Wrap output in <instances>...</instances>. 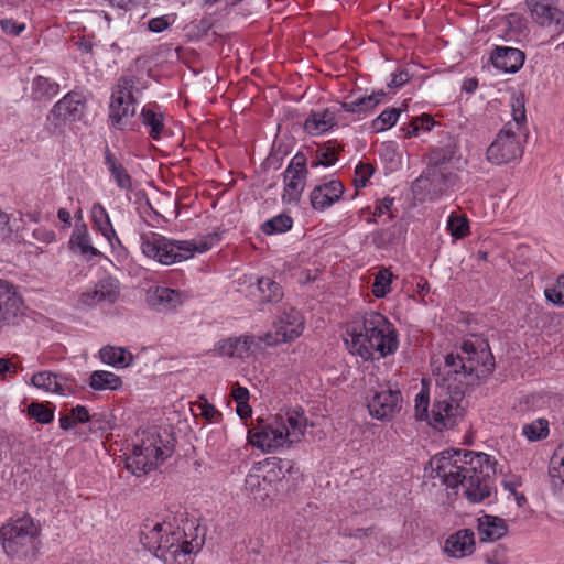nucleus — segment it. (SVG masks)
<instances>
[{"mask_svg": "<svg viewBox=\"0 0 564 564\" xmlns=\"http://www.w3.org/2000/svg\"><path fill=\"white\" fill-rule=\"evenodd\" d=\"M430 464L445 486L453 489L462 486L471 502H481L492 494L496 460L486 453L449 449L434 456Z\"/></svg>", "mask_w": 564, "mask_h": 564, "instance_id": "f257e3e1", "label": "nucleus"}, {"mask_svg": "<svg viewBox=\"0 0 564 564\" xmlns=\"http://www.w3.org/2000/svg\"><path fill=\"white\" fill-rule=\"evenodd\" d=\"M346 334L349 351L364 360L384 358L393 355L399 347L393 324L378 312L356 316L348 324Z\"/></svg>", "mask_w": 564, "mask_h": 564, "instance_id": "f03ea898", "label": "nucleus"}, {"mask_svg": "<svg viewBox=\"0 0 564 564\" xmlns=\"http://www.w3.org/2000/svg\"><path fill=\"white\" fill-rule=\"evenodd\" d=\"M142 545L164 564H189L202 547L197 536L188 535L170 522L147 523L140 533Z\"/></svg>", "mask_w": 564, "mask_h": 564, "instance_id": "7ed1b4c3", "label": "nucleus"}, {"mask_svg": "<svg viewBox=\"0 0 564 564\" xmlns=\"http://www.w3.org/2000/svg\"><path fill=\"white\" fill-rule=\"evenodd\" d=\"M307 427L304 411L299 409L279 412L268 420H258L248 430V443L263 453H274L299 443Z\"/></svg>", "mask_w": 564, "mask_h": 564, "instance_id": "20e7f679", "label": "nucleus"}, {"mask_svg": "<svg viewBox=\"0 0 564 564\" xmlns=\"http://www.w3.org/2000/svg\"><path fill=\"white\" fill-rule=\"evenodd\" d=\"M219 241V235L208 234L193 240H176L155 231L140 235V249L144 257L162 265H172L194 257L196 252L203 253Z\"/></svg>", "mask_w": 564, "mask_h": 564, "instance_id": "39448f33", "label": "nucleus"}, {"mask_svg": "<svg viewBox=\"0 0 564 564\" xmlns=\"http://www.w3.org/2000/svg\"><path fill=\"white\" fill-rule=\"evenodd\" d=\"M460 392H452L446 387L436 390L431 412H429L430 397L426 381L422 380V389L415 395L414 411L420 421L427 423L435 430L442 431L455 426L463 417Z\"/></svg>", "mask_w": 564, "mask_h": 564, "instance_id": "423d86ee", "label": "nucleus"}, {"mask_svg": "<svg viewBox=\"0 0 564 564\" xmlns=\"http://www.w3.org/2000/svg\"><path fill=\"white\" fill-rule=\"evenodd\" d=\"M445 366L448 372L480 379L491 373L495 360L488 343L476 338L465 340L456 354H448L445 357Z\"/></svg>", "mask_w": 564, "mask_h": 564, "instance_id": "0eeeda50", "label": "nucleus"}, {"mask_svg": "<svg viewBox=\"0 0 564 564\" xmlns=\"http://www.w3.org/2000/svg\"><path fill=\"white\" fill-rule=\"evenodd\" d=\"M148 88L145 80L137 75L121 76L112 88L108 118L111 127L123 130L135 115L139 97Z\"/></svg>", "mask_w": 564, "mask_h": 564, "instance_id": "6e6552de", "label": "nucleus"}, {"mask_svg": "<svg viewBox=\"0 0 564 564\" xmlns=\"http://www.w3.org/2000/svg\"><path fill=\"white\" fill-rule=\"evenodd\" d=\"M173 447L166 435L165 440L155 430L142 432L141 440L133 445L132 453L126 458L127 469L140 477L172 455Z\"/></svg>", "mask_w": 564, "mask_h": 564, "instance_id": "1a4fd4ad", "label": "nucleus"}, {"mask_svg": "<svg viewBox=\"0 0 564 564\" xmlns=\"http://www.w3.org/2000/svg\"><path fill=\"white\" fill-rule=\"evenodd\" d=\"M512 122H507L498 133L495 141L487 149V160L494 164H505L522 155V147L516 133L525 122L524 99L521 95L511 98Z\"/></svg>", "mask_w": 564, "mask_h": 564, "instance_id": "9d476101", "label": "nucleus"}, {"mask_svg": "<svg viewBox=\"0 0 564 564\" xmlns=\"http://www.w3.org/2000/svg\"><path fill=\"white\" fill-rule=\"evenodd\" d=\"M40 529L29 516L11 519L0 527V543L10 557L24 558L39 547Z\"/></svg>", "mask_w": 564, "mask_h": 564, "instance_id": "9b49d317", "label": "nucleus"}, {"mask_svg": "<svg viewBox=\"0 0 564 564\" xmlns=\"http://www.w3.org/2000/svg\"><path fill=\"white\" fill-rule=\"evenodd\" d=\"M283 477V469L278 463H258L249 470L245 487L254 500L264 501L278 490Z\"/></svg>", "mask_w": 564, "mask_h": 564, "instance_id": "f8f14e48", "label": "nucleus"}, {"mask_svg": "<svg viewBox=\"0 0 564 564\" xmlns=\"http://www.w3.org/2000/svg\"><path fill=\"white\" fill-rule=\"evenodd\" d=\"M367 408L372 417L377 420L392 419L402 404L401 391L389 382L372 386L367 391Z\"/></svg>", "mask_w": 564, "mask_h": 564, "instance_id": "ddd939ff", "label": "nucleus"}, {"mask_svg": "<svg viewBox=\"0 0 564 564\" xmlns=\"http://www.w3.org/2000/svg\"><path fill=\"white\" fill-rule=\"evenodd\" d=\"M304 330V318L302 314L291 308L284 311L273 323L272 329L265 335L259 336L267 347H274L283 343H290L302 335Z\"/></svg>", "mask_w": 564, "mask_h": 564, "instance_id": "4468645a", "label": "nucleus"}, {"mask_svg": "<svg viewBox=\"0 0 564 564\" xmlns=\"http://www.w3.org/2000/svg\"><path fill=\"white\" fill-rule=\"evenodd\" d=\"M429 162L434 166H429L425 174L415 180L414 186L425 191L430 200H436L454 185L455 180L451 173H446L438 165L440 161L434 158L433 153H431Z\"/></svg>", "mask_w": 564, "mask_h": 564, "instance_id": "2eb2a0df", "label": "nucleus"}, {"mask_svg": "<svg viewBox=\"0 0 564 564\" xmlns=\"http://www.w3.org/2000/svg\"><path fill=\"white\" fill-rule=\"evenodd\" d=\"M306 156L303 153H296L289 162L283 172V195L284 203H297L305 188L307 167Z\"/></svg>", "mask_w": 564, "mask_h": 564, "instance_id": "dca6fc26", "label": "nucleus"}, {"mask_svg": "<svg viewBox=\"0 0 564 564\" xmlns=\"http://www.w3.org/2000/svg\"><path fill=\"white\" fill-rule=\"evenodd\" d=\"M23 317V300L17 286L8 280L0 279V332L18 325Z\"/></svg>", "mask_w": 564, "mask_h": 564, "instance_id": "f3484780", "label": "nucleus"}, {"mask_svg": "<svg viewBox=\"0 0 564 564\" xmlns=\"http://www.w3.org/2000/svg\"><path fill=\"white\" fill-rule=\"evenodd\" d=\"M86 110V98L77 91H70L59 99L47 116L55 128H61L66 122L79 121Z\"/></svg>", "mask_w": 564, "mask_h": 564, "instance_id": "a211bd4d", "label": "nucleus"}, {"mask_svg": "<svg viewBox=\"0 0 564 564\" xmlns=\"http://www.w3.org/2000/svg\"><path fill=\"white\" fill-rule=\"evenodd\" d=\"M532 19L541 26L560 34L564 30V13L557 0H527Z\"/></svg>", "mask_w": 564, "mask_h": 564, "instance_id": "6ab92c4d", "label": "nucleus"}, {"mask_svg": "<svg viewBox=\"0 0 564 564\" xmlns=\"http://www.w3.org/2000/svg\"><path fill=\"white\" fill-rule=\"evenodd\" d=\"M187 299V292L164 285L150 286L145 293L147 304L164 314L176 311Z\"/></svg>", "mask_w": 564, "mask_h": 564, "instance_id": "aec40b11", "label": "nucleus"}, {"mask_svg": "<svg viewBox=\"0 0 564 564\" xmlns=\"http://www.w3.org/2000/svg\"><path fill=\"white\" fill-rule=\"evenodd\" d=\"M120 296V283L117 279L107 276L99 280L93 290L82 293L78 303L85 307H94L100 303L113 304Z\"/></svg>", "mask_w": 564, "mask_h": 564, "instance_id": "412c9836", "label": "nucleus"}, {"mask_svg": "<svg viewBox=\"0 0 564 564\" xmlns=\"http://www.w3.org/2000/svg\"><path fill=\"white\" fill-rule=\"evenodd\" d=\"M262 348L263 341H259V337L249 335L221 339L214 347L220 356L240 359Z\"/></svg>", "mask_w": 564, "mask_h": 564, "instance_id": "4be33fe9", "label": "nucleus"}, {"mask_svg": "<svg viewBox=\"0 0 564 564\" xmlns=\"http://www.w3.org/2000/svg\"><path fill=\"white\" fill-rule=\"evenodd\" d=\"M345 193L343 183L337 178H329L315 185L310 193L312 208L324 212L340 200Z\"/></svg>", "mask_w": 564, "mask_h": 564, "instance_id": "5701e85b", "label": "nucleus"}, {"mask_svg": "<svg viewBox=\"0 0 564 564\" xmlns=\"http://www.w3.org/2000/svg\"><path fill=\"white\" fill-rule=\"evenodd\" d=\"M338 112L339 110L335 107L312 111L304 122L305 132L311 135L327 133L337 124Z\"/></svg>", "mask_w": 564, "mask_h": 564, "instance_id": "b1692460", "label": "nucleus"}, {"mask_svg": "<svg viewBox=\"0 0 564 564\" xmlns=\"http://www.w3.org/2000/svg\"><path fill=\"white\" fill-rule=\"evenodd\" d=\"M444 551L452 557L463 558L475 551V535L469 529L460 530L447 538Z\"/></svg>", "mask_w": 564, "mask_h": 564, "instance_id": "393cba45", "label": "nucleus"}, {"mask_svg": "<svg viewBox=\"0 0 564 564\" xmlns=\"http://www.w3.org/2000/svg\"><path fill=\"white\" fill-rule=\"evenodd\" d=\"M142 124L148 130L149 137L155 141L161 140L165 132V116L155 102L144 105L140 112Z\"/></svg>", "mask_w": 564, "mask_h": 564, "instance_id": "a878e982", "label": "nucleus"}, {"mask_svg": "<svg viewBox=\"0 0 564 564\" xmlns=\"http://www.w3.org/2000/svg\"><path fill=\"white\" fill-rule=\"evenodd\" d=\"M90 217L95 228L102 235V237L108 241L113 250L117 247H122L121 241L111 224L109 214L102 204L95 203L91 206Z\"/></svg>", "mask_w": 564, "mask_h": 564, "instance_id": "bb28decb", "label": "nucleus"}, {"mask_svg": "<svg viewBox=\"0 0 564 564\" xmlns=\"http://www.w3.org/2000/svg\"><path fill=\"white\" fill-rule=\"evenodd\" d=\"M104 164L107 167L111 181L118 186V188L126 192L132 189V178L130 174L121 161L111 152L108 145H106L104 150Z\"/></svg>", "mask_w": 564, "mask_h": 564, "instance_id": "cd10ccee", "label": "nucleus"}, {"mask_svg": "<svg viewBox=\"0 0 564 564\" xmlns=\"http://www.w3.org/2000/svg\"><path fill=\"white\" fill-rule=\"evenodd\" d=\"M492 65L503 73H516L524 63V54L513 47H497L491 56Z\"/></svg>", "mask_w": 564, "mask_h": 564, "instance_id": "c85d7f7f", "label": "nucleus"}, {"mask_svg": "<svg viewBox=\"0 0 564 564\" xmlns=\"http://www.w3.org/2000/svg\"><path fill=\"white\" fill-rule=\"evenodd\" d=\"M477 528L481 542L499 540L508 532V527L503 519L488 514L478 518Z\"/></svg>", "mask_w": 564, "mask_h": 564, "instance_id": "c756f323", "label": "nucleus"}, {"mask_svg": "<svg viewBox=\"0 0 564 564\" xmlns=\"http://www.w3.org/2000/svg\"><path fill=\"white\" fill-rule=\"evenodd\" d=\"M31 384L46 392L66 395L69 389L63 378L50 371H41L35 373L31 379Z\"/></svg>", "mask_w": 564, "mask_h": 564, "instance_id": "7c9ffc66", "label": "nucleus"}, {"mask_svg": "<svg viewBox=\"0 0 564 564\" xmlns=\"http://www.w3.org/2000/svg\"><path fill=\"white\" fill-rule=\"evenodd\" d=\"M384 96L386 93L383 90H379L369 96L358 97L351 101L341 102V109L350 113L367 115L382 101Z\"/></svg>", "mask_w": 564, "mask_h": 564, "instance_id": "2f4dec72", "label": "nucleus"}, {"mask_svg": "<svg viewBox=\"0 0 564 564\" xmlns=\"http://www.w3.org/2000/svg\"><path fill=\"white\" fill-rule=\"evenodd\" d=\"M88 384L94 391H116L122 387V380L111 371L95 370L89 376Z\"/></svg>", "mask_w": 564, "mask_h": 564, "instance_id": "473e14b6", "label": "nucleus"}, {"mask_svg": "<svg viewBox=\"0 0 564 564\" xmlns=\"http://www.w3.org/2000/svg\"><path fill=\"white\" fill-rule=\"evenodd\" d=\"M550 482L553 491L563 497L564 496V451L557 449L550 463Z\"/></svg>", "mask_w": 564, "mask_h": 564, "instance_id": "72a5a7b5", "label": "nucleus"}, {"mask_svg": "<svg viewBox=\"0 0 564 564\" xmlns=\"http://www.w3.org/2000/svg\"><path fill=\"white\" fill-rule=\"evenodd\" d=\"M341 147L336 141H328L317 147L315 158L311 162V167L325 166L329 167L335 165L338 161V153Z\"/></svg>", "mask_w": 564, "mask_h": 564, "instance_id": "f704fd0d", "label": "nucleus"}, {"mask_svg": "<svg viewBox=\"0 0 564 564\" xmlns=\"http://www.w3.org/2000/svg\"><path fill=\"white\" fill-rule=\"evenodd\" d=\"M99 356L102 362L117 368H126L133 361V355L121 347H102L99 350Z\"/></svg>", "mask_w": 564, "mask_h": 564, "instance_id": "c9c22d12", "label": "nucleus"}, {"mask_svg": "<svg viewBox=\"0 0 564 564\" xmlns=\"http://www.w3.org/2000/svg\"><path fill=\"white\" fill-rule=\"evenodd\" d=\"M69 245L72 249H78L83 256L97 257L100 256V251L96 249L91 243V238L85 225L82 227H75Z\"/></svg>", "mask_w": 564, "mask_h": 564, "instance_id": "e433bc0d", "label": "nucleus"}, {"mask_svg": "<svg viewBox=\"0 0 564 564\" xmlns=\"http://www.w3.org/2000/svg\"><path fill=\"white\" fill-rule=\"evenodd\" d=\"M59 91V85L44 76H36L32 80V96L35 99L52 98Z\"/></svg>", "mask_w": 564, "mask_h": 564, "instance_id": "4c0bfd02", "label": "nucleus"}, {"mask_svg": "<svg viewBox=\"0 0 564 564\" xmlns=\"http://www.w3.org/2000/svg\"><path fill=\"white\" fill-rule=\"evenodd\" d=\"M257 282V289L261 293V301L262 302H279L282 296L283 292L279 283L273 281L270 278H261L256 279Z\"/></svg>", "mask_w": 564, "mask_h": 564, "instance_id": "58836bf2", "label": "nucleus"}, {"mask_svg": "<svg viewBox=\"0 0 564 564\" xmlns=\"http://www.w3.org/2000/svg\"><path fill=\"white\" fill-rule=\"evenodd\" d=\"M293 226V219L286 214L276 215L261 225L265 235H278L289 231Z\"/></svg>", "mask_w": 564, "mask_h": 564, "instance_id": "ea45409f", "label": "nucleus"}, {"mask_svg": "<svg viewBox=\"0 0 564 564\" xmlns=\"http://www.w3.org/2000/svg\"><path fill=\"white\" fill-rule=\"evenodd\" d=\"M446 226L454 239H463L469 235V220L465 215L451 213Z\"/></svg>", "mask_w": 564, "mask_h": 564, "instance_id": "a19ab883", "label": "nucleus"}, {"mask_svg": "<svg viewBox=\"0 0 564 564\" xmlns=\"http://www.w3.org/2000/svg\"><path fill=\"white\" fill-rule=\"evenodd\" d=\"M191 410L195 415H200L209 423H217L221 417V413L204 397H199V399L193 403Z\"/></svg>", "mask_w": 564, "mask_h": 564, "instance_id": "79ce46f5", "label": "nucleus"}, {"mask_svg": "<svg viewBox=\"0 0 564 564\" xmlns=\"http://www.w3.org/2000/svg\"><path fill=\"white\" fill-rule=\"evenodd\" d=\"M549 421L545 419H536L522 427V434L530 442L545 438L549 435Z\"/></svg>", "mask_w": 564, "mask_h": 564, "instance_id": "37998d69", "label": "nucleus"}, {"mask_svg": "<svg viewBox=\"0 0 564 564\" xmlns=\"http://www.w3.org/2000/svg\"><path fill=\"white\" fill-rule=\"evenodd\" d=\"M393 274L389 269H381L375 276L372 293L377 299L384 297L391 290Z\"/></svg>", "mask_w": 564, "mask_h": 564, "instance_id": "c03bdc74", "label": "nucleus"}, {"mask_svg": "<svg viewBox=\"0 0 564 564\" xmlns=\"http://www.w3.org/2000/svg\"><path fill=\"white\" fill-rule=\"evenodd\" d=\"M28 414L41 424H47L54 419V410L40 402H32L28 408Z\"/></svg>", "mask_w": 564, "mask_h": 564, "instance_id": "a18cd8bd", "label": "nucleus"}, {"mask_svg": "<svg viewBox=\"0 0 564 564\" xmlns=\"http://www.w3.org/2000/svg\"><path fill=\"white\" fill-rule=\"evenodd\" d=\"M400 116V111L395 108L387 109L382 111L372 122V127L376 131H384L393 127L398 118Z\"/></svg>", "mask_w": 564, "mask_h": 564, "instance_id": "49530a36", "label": "nucleus"}, {"mask_svg": "<svg viewBox=\"0 0 564 564\" xmlns=\"http://www.w3.org/2000/svg\"><path fill=\"white\" fill-rule=\"evenodd\" d=\"M434 124V119L429 115L415 117L411 120L409 128L405 130V135L417 137L422 131H430Z\"/></svg>", "mask_w": 564, "mask_h": 564, "instance_id": "de8ad7c7", "label": "nucleus"}, {"mask_svg": "<svg viewBox=\"0 0 564 564\" xmlns=\"http://www.w3.org/2000/svg\"><path fill=\"white\" fill-rule=\"evenodd\" d=\"M373 173L375 167L370 163L360 162L355 169L354 183L356 188L366 187Z\"/></svg>", "mask_w": 564, "mask_h": 564, "instance_id": "09e8293b", "label": "nucleus"}, {"mask_svg": "<svg viewBox=\"0 0 564 564\" xmlns=\"http://www.w3.org/2000/svg\"><path fill=\"white\" fill-rule=\"evenodd\" d=\"M393 206V198L384 197L383 199L379 200L375 207V210L372 212L373 218H369L368 223H376V217H381L386 214H389V217L392 218V214H390L391 208Z\"/></svg>", "mask_w": 564, "mask_h": 564, "instance_id": "8fccbe9b", "label": "nucleus"}, {"mask_svg": "<svg viewBox=\"0 0 564 564\" xmlns=\"http://www.w3.org/2000/svg\"><path fill=\"white\" fill-rule=\"evenodd\" d=\"M1 30L11 36H18L25 30L24 23H18L12 19H3L0 21Z\"/></svg>", "mask_w": 564, "mask_h": 564, "instance_id": "3c124183", "label": "nucleus"}, {"mask_svg": "<svg viewBox=\"0 0 564 564\" xmlns=\"http://www.w3.org/2000/svg\"><path fill=\"white\" fill-rule=\"evenodd\" d=\"M32 236L40 242L50 245L56 241V234L54 230L40 226L32 231Z\"/></svg>", "mask_w": 564, "mask_h": 564, "instance_id": "603ef678", "label": "nucleus"}, {"mask_svg": "<svg viewBox=\"0 0 564 564\" xmlns=\"http://www.w3.org/2000/svg\"><path fill=\"white\" fill-rule=\"evenodd\" d=\"M545 297L549 302L564 306V290L557 285L546 288L544 291Z\"/></svg>", "mask_w": 564, "mask_h": 564, "instance_id": "864d4df0", "label": "nucleus"}, {"mask_svg": "<svg viewBox=\"0 0 564 564\" xmlns=\"http://www.w3.org/2000/svg\"><path fill=\"white\" fill-rule=\"evenodd\" d=\"M170 26V20L167 15L152 18L148 22V28L153 33H160Z\"/></svg>", "mask_w": 564, "mask_h": 564, "instance_id": "5fc2aeb1", "label": "nucleus"}, {"mask_svg": "<svg viewBox=\"0 0 564 564\" xmlns=\"http://www.w3.org/2000/svg\"><path fill=\"white\" fill-rule=\"evenodd\" d=\"M69 412H70L72 416L74 417V421L76 424L87 423L91 419L88 409L84 405H76Z\"/></svg>", "mask_w": 564, "mask_h": 564, "instance_id": "6e6d98bb", "label": "nucleus"}, {"mask_svg": "<svg viewBox=\"0 0 564 564\" xmlns=\"http://www.w3.org/2000/svg\"><path fill=\"white\" fill-rule=\"evenodd\" d=\"M409 79H410L409 73L406 70H401L397 74L391 75V79L388 83V86L392 87V88H399V87L403 86L405 83H408Z\"/></svg>", "mask_w": 564, "mask_h": 564, "instance_id": "4d7b16f0", "label": "nucleus"}, {"mask_svg": "<svg viewBox=\"0 0 564 564\" xmlns=\"http://www.w3.org/2000/svg\"><path fill=\"white\" fill-rule=\"evenodd\" d=\"M231 395L237 403H243L249 400V391L245 387H235L232 389Z\"/></svg>", "mask_w": 564, "mask_h": 564, "instance_id": "13d9d810", "label": "nucleus"}, {"mask_svg": "<svg viewBox=\"0 0 564 564\" xmlns=\"http://www.w3.org/2000/svg\"><path fill=\"white\" fill-rule=\"evenodd\" d=\"M0 225H9L10 231L18 232L21 229V226L17 225V219L14 217L10 218V216L8 214H6L4 212H2L1 209H0Z\"/></svg>", "mask_w": 564, "mask_h": 564, "instance_id": "bf43d9fd", "label": "nucleus"}, {"mask_svg": "<svg viewBox=\"0 0 564 564\" xmlns=\"http://www.w3.org/2000/svg\"><path fill=\"white\" fill-rule=\"evenodd\" d=\"M19 215V218H15L17 219V225L20 226L19 223H24L25 220L30 221V223H39L40 221V213L39 212H28V213H22V212H19L18 213Z\"/></svg>", "mask_w": 564, "mask_h": 564, "instance_id": "052dcab7", "label": "nucleus"}, {"mask_svg": "<svg viewBox=\"0 0 564 564\" xmlns=\"http://www.w3.org/2000/svg\"><path fill=\"white\" fill-rule=\"evenodd\" d=\"M15 366L6 358H0V376L6 377L8 373H15Z\"/></svg>", "mask_w": 564, "mask_h": 564, "instance_id": "680f3d73", "label": "nucleus"}, {"mask_svg": "<svg viewBox=\"0 0 564 564\" xmlns=\"http://www.w3.org/2000/svg\"><path fill=\"white\" fill-rule=\"evenodd\" d=\"M77 424L74 421V417L72 416L70 412L64 415H61L59 417V427L62 430L68 431L76 426Z\"/></svg>", "mask_w": 564, "mask_h": 564, "instance_id": "e2e57ef3", "label": "nucleus"}, {"mask_svg": "<svg viewBox=\"0 0 564 564\" xmlns=\"http://www.w3.org/2000/svg\"><path fill=\"white\" fill-rule=\"evenodd\" d=\"M110 6L123 10H130L138 3V0H109Z\"/></svg>", "mask_w": 564, "mask_h": 564, "instance_id": "0e129e2a", "label": "nucleus"}, {"mask_svg": "<svg viewBox=\"0 0 564 564\" xmlns=\"http://www.w3.org/2000/svg\"><path fill=\"white\" fill-rule=\"evenodd\" d=\"M237 414L241 417V419H247L251 415L252 413V410L250 408V405L248 404V401L247 402H243V403H237Z\"/></svg>", "mask_w": 564, "mask_h": 564, "instance_id": "69168bd1", "label": "nucleus"}, {"mask_svg": "<svg viewBox=\"0 0 564 564\" xmlns=\"http://www.w3.org/2000/svg\"><path fill=\"white\" fill-rule=\"evenodd\" d=\"M57 218L64 224L65 227H70V214L65 208H59L57 210Z\"/></svg>", "mask_w": 564, "mask_h": 564, "instance_id": "338daca9", "label": "nucleus"}, {"mask_svg": "<svg viewBox=\"0 0 564 564\" xmlns=\"http://www.w3.org/2000/svg\"><path fill=\"white\" fill-rule=\"evenodd\" d=\"M477 87H478V80L475 78L465 79L463 83V89L466 90L467 93L475 91L477 89Z\"/></svg>", "mask_w": 564, "mask_h": 564, "instance_id": "774afa93", "label": "nucleus"}]
</instances>
